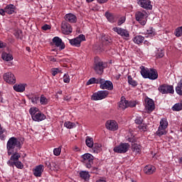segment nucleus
Returning a JSON list of instances; mask_svg holds the SVG:
<instances>
[{
    "mask_svg": "<svg viewBox=\"0 0 182 182\" xmlns=\"http://www.w3.org/2000/svg\"><path fill=\"white\" fill-rule=\"evenodd\" d=\"M22 145L21 144V141L15 136L9 138L6 144L7 154L8 156H11V154L15 151V149L17 150H21Z\"/></svg>",
    "mask_w": 182,
    "mask_h": 182,
    "instance_id": "nucleus-1",
    "label": "nucleus"
},
{
    "mask_svg": "<svg viewBox=\"0 0 182 182\" xmlns=\"http://www.w3.org/2000/svg\"><path fill=\"white\" fill-rule=\"evenodd\" d=\"M93 160H95V156L93 155L86 153L81 156V161L84 164L87 168H92V164H93Z\"/></svg>",
    "mask_w": 182,
    "mask_h": 182,
    "instance_id": "nucleus-2",
    "label": "nucleus"
},
{
    "mask_svg": "<svg viewBox=\"0 0 182 182\" xmlns=\"http://www.w3.org/2000/svg\"><path fill=\"white\" fill-rule=\"evenodd\" d=\"M136 21H137L140 25L144 26L147 22V13L145 11H136L135 14Z\"/></svg>",
    "mask_w": 182,
    "mask_h": 182,
    "instance_id": "nucleus-3",
    "label": "nucleus"
},
{
    "mask_svg": "<svg viewBox=\"0 0 182 182\" xmlns=\"http://www.w3.org/2000/svg\"><path fill=\"white\" fill-rule=\"evenodd\" d=\"M127 141L132 143V149L133 153H135V154H139L140 151H141V146L136 143V138L134 136H127L126 137Z\"/></svg>",
    "mask_w": 182,
    "mask_h": 182,
    "instance_id": "nucleus-4",
    "label": "nucleus"
},
{
    "mask_svg": "<svg viewBox=\"0 0 182 182\" xmlns=\"http://www.w3.org/2000/svg\"><path fill=\"white\" fill-rule=\"evenodd\" d=\"M129 149H130V144L127 143H121L113 149V151H114V153H118L119 154H123L127 153Z\"/></svg>",
    "mask_w": 182,
    "mask_h": 182,
    "instance_id": "nucleus-5",
    "label": "nucleus"
},
{
    "mask_svg": "<svg viewBox=\"0 0 182 182\" xmlns=\"http://www.w3.org/2000/svg\"><path fill=\"white\" fill-rule=\"evenodd\" d=\"M68 41L69 43L72 46H75V48H80V43H82L83 41H86V38L85 37V35L80 34L75 38L68 39Z\"/></svg>",
    "mask_w": 182,
    "mask_h": 182,
    "instance_id": "nucleus-6",
    "label": "nucleus"
},
{
    "mask_svg": "<svg viewBox=\"0 0 182 182\" xmlns=\"http://www.w3.org/2000/svg\"><path fill=\"white\" fill-rule=\"evenodd\" d=\"M109 96V91L107 90H100L94 93L92 95V100H103V99H106V97Z\"/></svg>",
    "mask_w": 182,
    "mask_h": 182,
    "instance_id": "nucleus-7",
    "label": "nucleus"
},
{
    "mask_svg": "<svg viewBox=\"0 0 182 182\" xmlns=\"http://www.w3.org/2000/svg\"><path fill=\"white\" fill-rule=\"evenodd\" d=\"M158 90L159 92H160V93H161L162 95H168V93H174V88L173 87V85H168L167 84H163L161 85H159Z\"/></svg>",
    "mask_w": 182,
    "mask_h": 182,
    "instance_id": "nucleus-8",
    "label": "nucleus"
},
{
    "mask_svg": "<svg viewBox=\"0 0 182 182\" xmlns=\"http://www.w3.org/2000/svg\"><path fill=\"white\" fill-rule=\"evenodd\" d=\"M112 31L117 33L118 35L122 36V38L124 39H126V41H129V38H130V33H129V31H127V29L122 28L120 27H114Z\"/></svg>",
    "mask_w": 182,
    "mask_h": 182,
    "instance_id": "nucleus-9",
    "label": "nucleus"
},
{
    "mask_svg": "<svg viewBox=\"0 0 182 182\" xmlns=\"http://www.w3.org/2000/svg\"><path fill=\"white\" fill-rule=\"evenodd\" d=\"M145 109L147 110L148 113H151L154 109H156V106L154 105V101L150 98H146L145 100Z\"/></svg>",
    "mask_w": 182,
    "mask_h": 182,
    "instance_id": "nucleus-10",
    "label": "nucleus"
},
{
    "mask_svg": "<svg viewBox=\"0 0 182 182\" xmlns=\"http://www.w3.org/2000/svg\"><path fill=\"white\" fill-rule=\"evenodd\" d=\"M107 129L111 132H116L119 129L117 122L114 120H108L105 124Z\"/></svg>",
    "mask_w": 182,
    "mask_h": 182,
    "instance_id": "nucleus-11",
    "label": "nucleus"
},
{
    "mask_svg": "<svg viewBox=\"0 0 182 182\" xmlns=\"http://www.w3.org/2000/svg\"><path fill=\"white\" fill-rule=\"evenodd\" d=\"M4 79L5 82L9 83L10 85H14V83H16V78L15 77V75L12 74V73H5L4 75Z\"/></svg>",
    "mask_w": 182,
    "mask_h": 182,
    "instance_id": "nucleus-12",
    "label": "nucleus"
},
{
    "mask_svg": "<svg viewBox=\"0 0 182 182\" xmlns=\"http://www.w3.org/2000/svg\"><path fill=\"white\" fill-rule=\"evenodd\" d=\"M61 31L64 35H69L72 33V27L69 23L63 21L61 23Z\"/></svg>",
    "mask_w": 182,
    "mask_h": 182,
    "instance_id": "nucleus-13",
    "label": "nucleus"
},
{
    "mask_svg": "<svg viewBox=\"0 0 182 182\" xmlns=\"http://www.w3.org/2000/svg\"><path fill=\"white\" fill-rule=\"evenodd\" d=\"M100 87L103 90H113V82L110 80H105L104 79L102 85H100Z\"/></svg>",
    "mask_w": 182,
    "mask_h": 182,
    "instance_id": "nucleus-14",
    "label": "nucleus"
},
{
    "mask_svg": "<svg viewBox=\"0 0 182 182\" xmlns=\"http://www.w3.org/2000/svg\"><path fill=\"white\" fill-rule=\"evenodd\" d=\"M138 4L141 8H144V9H153V6L150 0H139Z\"/></svg>",
    "mask_w": 182,
    "mask_h": 182,
    "instance_id": "nucleus-15",
    "label": "nucleus"
},
{
    "mask_svg": "<svg viewBox=\"0 0 182 182\" xmlns=\"http://www.w3.org/2000/svg\"><path fill=\"white\" fill-rule=\"evenodd\" d=\"M94 70L97 75H103L105 70V66L103 65V62L100 61L95 63L94 66Z\"/></svg>",
    "mask_w": 182,
    "mask_h": 182,
    "instance_id": "nucleus-16",
    "label": "nucleus"
},
{
    "mask_svg": "<svg viewBox=\"0 0 182 182\" xmlns=\"http://www.w3.org/2000/svg\"><path fill=\"white\" fill-rule=\"evenodd\" d=\"M35 177H41L43 173V165H38L33 170Z\"/></svg>",
    "mask_w": 182,
    "mask_h": 182,
    "instance_id": "nucleus-17",
    "label": "nucleus"
},
{
    "mask_svg": "<svg viewBox=\"0 0 182 182\" xmlns=\"http://www.w3.org/2000/svg\"><path fill=\"white\" fill-rule=\"evenodd\" d=\"M65 22H70V23H75L77 18L73 14H68L65 16Z\"/></svg>",
    "mask_w": 182,
    "mask_h": 182,
    "instance_id": "nucleus-18",
    "label": "nucleus"
},
{
    "mask_svg": "<svg viewBox=\"0 0 182 182\" xmlns=\"http://www.w3.org/2000/svg\"><path fill=\"white\" fill-rule=\"evenodd\" d=\"M53 42L55 43V46L58 48L60 47L61 50L65 48V43L62 42V40L59 37H54L53 38Z\"/></svg>",
    "mask_w": 182,
    "mask_h": 182,
    "instance_id": "nucleus-19",
    "label": "nucleus"
},
{
    "mask_svg": "<svg viewBox=\"0 0 182 182\" xmlns=\"http://www.w3.org/2000/svg\"><path fill=\"white\" fill-rule=\"evenodd\" d=\"M32 119L34 122H42V120H45V119H46V116L40 111L36 113V115H33Z\"/></svg>",
    "mask_w": 182,
    "mask_h": 182,
    "instance_id": "nucleus-20",
    "label": "nucleus"
},
{
    "mask_svg": "<svg viewBox=\"0 0 182 182\" xmlns=\"http://www.w3.org/2000/svg\"><path fill=\"white\" fill-rule=\"evenodd\" d=\"M159 77V73L156 69L150 68L148 79L150 80H156Z\"/></svg>",
    "mask_w": 182,
    "mask_h": 182,
    "instance_id": "nucleus-21",
    "label": "nucleus"
},
{
    "mask_svg": "<svg viewBox=\"0 0 182 182\" xmlns=\"http://www.w3.org/2000/svg\"><path fill=\"white\" fill-rule=\"evenodd\" d=\"M7 164L10 166V167H14V166H16L17 168H23V164H22V162H21L20 161H17L16 162H12V161H8Z\"/></svg>",
    "mask_w": 182,
    "mask_h": 182,
    "instance_id": "nucleus-22",
    "label": "nucleus"
},
{
    "mask_svg": "<svg viewBox=\"0 0 182 182\" xmlns=\"http://www.w3.org/2000/svg\"><path fill=\"white\" fill-rule=\"evenodd\" d=\"M141 75L142 77H144V79H148L149 78V74L150 73V69L144 67V66H141Z\"/></svg>",
    "mask_w": 182,
    "mask_h": 182,
    "instance_id": "nucleus-23",
    "label": "nucleus"
},
{
    "mask_svg": "<svg viewBox=\"0 0 182 182\" xmlns=\"http://www.w3.org/2000/svg\"><path fill=\"white\" fill-rule=\"evenodd\" d=\"M144 171L146 174H153L156 171V167L149 165L144 167Z\"/></svg>",
    "mask_w": 182,
    "mask_h": 182,
    "instance_id": "nucleus-24",
    "label": "nucleus"
},
{
    "mask_svg": "<svg viewBox=\"0 0 182 182\" xmlns=\"http://www.w3.org/2000/svg\"><path fill=\"white\" fill-rule=\"evenodd\" d=\"M119 109H122V110L127 109V100H126V98L123 97H121V100L119 102Z\"/></svg>",
    "mask_w": 182,
    "mask_h": 182,
    "instance_id": "nucleus-25",
    "label": "nucleus"
},
{
    "mask_svg": "<svg viewBox=\"0 0 182 182\" xmlns=\"http://www.w3.org/2000/svg\"><path fill=\"white\" fill-rule=\"evenodd\" d=\"M26 86V84L15 85L14 86V90L16 92H19L20 93H22V92H25Z\"/></svg>",
    "mask_w": 182,
    "mask_h": 182,
    "instance_id": "nucleus-26",
    "label": "nucleus"
},
{
    "mask_svg": "<svg viewBox=\"0 0 182 182\" xmlns=\"http://www.w3.org/2000/svg\"><path fill=\"white\" fill-rule=\"evenodd\" d=\"M156 136L161 137V136H166L167 134V129L161 127H159L158 130L156 132Z\"/></svg>",
    "mask_w": 182,
    "mask_h": 182,
    "instance_id": "nucleus-27",
    "label": "nucleus"
},
{
    "mask_svg": "<svg viewBox=\"0 0 182 182\" xmlns=\"http://www.w3.org/2000/svg\"><path fill=\"white\" fill-rule=\"evenodd\" d=\"M19 159H21V154H19V153L18 152H15V151H14L10 160L11 161H12V163H15L16 161H19Z\"/></svg>",
    "mask_w": 182,
    "mask_h": 182,
    "instance_id": "nucleus-28",
    "label": "nucleus"
},
{
    "mask_svg": "<svg viewBox=\"0 0 182 182\" xmlns=\"http://www.w3.org/2000/svg\"><path fill=\"white\" fill-rule=\"evenodd\" d=\"M5 12H6V14H8L9 15H12V14H14V12H15V6H14V4L7 5L5 7Z\"/></svg>",
    "mask_w": 182,
    "mask_h": 182,
    "instance_id": "nucleus-29",
    "label": "nucleus"
},
{
    "mask_svg": "<svg viewBox=\"0 0 182 182\" xmlns=\"http://www.w3.org/2000/svg\"><path fill=\"white\" fill-rule=\"evenodd\" d=\"M1 58L3 60H6V62H11V60H14V57L10 53H3L1 54Z\"/></svg>",
    "mask_w": 182,
    "mask_h": 182,
    "instance_id": "nucleus-30",
    "label": "nucleus"
},
{
    "mask_svg": "<svg viewBox=\"0 0 182 182\" xmlns=\"http://www.w3.org/2000/svg\"><path fill=\"white\" fill-rule=\"evenodd\" d=\"M93 153H100L102 151V144L95 143L92 146Z\"/></svg>",
    "mask_w": 182,
    "mask_h": 182,
    "instance_id": "nucleus-31",
    "label": "nucleus"
},
{
    "mask_svg": "<svg viewBox=\"0 0 182 182\" xmlns=\"http://www.w3.org/2000/svg\"><path fill=\"white\" fill-rule=\"evenodd\" d=\"M133 42L136 45H140V43H143V42H144V37H143V36H136L133 38Z\"/></svg>",
    "mask_w": 182,
    "mask_h": 182,
    "instance_id": "nucleus-32",
    "label": "nucleus"
},
{
    "mask_svg": "<svg viewBox=\"0 0 182 182\" xmlns=\"http://www.w3.org/2000/svg\"><path fill=\"white\" fill-rule=\"evenodd\" d=\"M85 144L89 147L90 149H92L93 147V145L95 143L93 142V138L90 136H87L85 139Z\"/></svg>",
    "mask_w": 182,
    "mask_h": 182,
    "instance_id": "nucleus-33",
    "label": "nucleus"
},
{
    "mask_svg": "<svg viewBox=\"0 0 182 182\" xmlns=\"http://www.w3.org/2000/svg\"><path fill=\"white\" fill-rule=\"evenodd\" d=\"M105 17L107 18V21L111 23H114V16L113 14L109 13L108 11L105 12Z\"/></svg>",
    "mask_w": 182,
    "mask_h": 182,
    "instance_id": "nucleus-34",
    "label": "nucleus"
},
{
    "mask_svg": "<svg viewBox=\"0 0 182 182\" xmlns=\"http://www.w3.org/2000/svg\"><path fill=\"white\" fill-rule=\"evenodd\" d=\"M128 83L132 87H136L138 85L137 81L134 80L132 75H128Z\"/></svg>",
    "mask_w": 182,
    "mask_h": 182,
    "instance_id": "nucleus-35",
    "label": "nucleus"
},
{
    "mask_svg": "<svg viewBox=\"0 0 182 182\" xmlns=\"http://www.w3.org/2000/svg\"><path fill=\"white\" fill-rule=\"evenodd\" d=\"M159 127H162L164 129H166L168 127V122H167V119L162 118L160 121Z\"/></svg>",
    "mask_w": 182,
    "mask_h": 182,
    "instance_id": "nucleus-36",
    "label": "nucleus"
},
{
    "mask_svg": "<svg viewBox=\"0 0 182 182\" xmlns=\"http://www.w3.org/2000/svg\"><path fill=\"white\" fill-rule=\"evenodd\" d=\"M172 110L173 112H180V110H182V101L181 102H179V103L175 104L172 107Z\"/></svg>",
    "mask_w": 182,
    "mask_h": 182,
    "instance_id": "nucleus-37",
    "label": "nucleus"
},
{
    "mask_svg": "<svg viewBox=\"0 0 182 182\" xmlns=\"http://www.w3.org/2000/svg\"><path fill=\"white\" fill-rule=\"evenodd\" d=\"M40 103L43 106H46V105H48V103H49V100H48V98H46V97H45V95H41V96L40 97Z\"/></svg>",
    "mask_w": 182,
    "mask_h": 182,
    "instance_id": "nucleus-38",
    "label": "nucleus"
},
{
    "mask_svg": "<svg viewBox=\"0 0 182 182\" xmlns=\"http://www.w3.org/2000/svg\"><path fill=\"white\" fill-rule=\"evenodd\" d=\"M29 100H31L33 105H38L39 103V95H33L32 97H29Z\"/></svg>",
    "mask_w": 182,
    "mask_h": 182,
    "instance_id": "nucleus-39",
    "label": "nucleus"
},
{
    "mask_svg": "<svg viewBox=\"0 0 182 182\" xmlns=\"http://www.w3.org/2000/svg\"><path fill=\"white\" fill-rule=\"evenodd\" d=\"M14 35L17 39H22V31L21 29H15Z\"/></svg>",
    "mask_w": 182,
    "mask_h": 182,
    "instance_id": "nucleus-40",
    "label": "nucleus"
},
{
    "mask_svg": "<svg viewBox=\"0 0 182 182\" xmlns=\"http://www.w3.org/2000/svg\"><path fill=\"white\" fill-rule=\"evenodd\" d=\"M80 176L81 178H83V180H89L90 175L89 174V172L87 171H81L80 173Z\"/></svg>",
    "mask_w": 182,
    "mask_h": 182,
    "instance_id": "nucleus-41",
    "label": "nucleus"
},
{
    "mask_svg": "<svg viewBox=\"0 0 182 182\" xmlns=\"http://www.w3.org/2000/svg\"><path fill=\"white\" fill-rule=\"evenodd\" d=\"M39 111V109L38 107H31L29 109V113L31 116V118L33 117V116H35L36 114V113H38Z\"/></svg>",
    "mask_w": 182,
    "mask_h": 182,
    "instance_id": "nucleus-42",
    "label": "nucleus"
},
{
    "mask_svg": "<svg viewBox=\"0 0 182 182\" xmlns=\"http://www.w3.org/2000/svg\"><path fill=\"white\" fill-rule=\"evenodd\" d=\"M64 126L67 129H74V127H76V124H75V122H65Z\"/></svg>",
    "mask_w": 182,
    "mask_h": 182,
    "instance_id": "nucleus-43",
    "label": "nucleus"
},
{
    "mask_svg": "<svg viewBox=\"0 0 182 182\" xmlns=\"http://www.w3.org/2000/svg\"><path fill=\"white\" fill-rule=\"evenodd\" d=\"M156 56L159 58H163V56H164V50L162 48H158L156 52Z\"/></svg>",
    "mask_w": 182,
    "mask_h": 182,
    "instance_id": "nucleus-44",
    "label": "nucleus"
},
{
    "mask_svg": "<svg viewBox=\"0 0 182 182\" xmlns=\"http://www.w3.org/2000/svg\"><path fill=\"white\" fill-rule=\"evenodd\" d=\"M175 35L178 38H180V36H182V26L178 27L176 29Z\"/></svg>",
    "mask_w": 182,
    "mask_h": 182,
    "instance_id": "nucleus-45",
    "label": "nucleus"
},
{
    "mask_svg": "<svg viewBox=\"0 0 182 182\" xmlns=\"http://www.w3.org/2000/svg\"><path fill=\"white\" fill-rule=\"evenodd\" d=\"M51 73L53 76H56L58 73H62V70H59V68H53L51 70Z\"/></svg>",
    "mask_w": 182,
    "mask_h": 182,
    "instance_id": "nucleus-46",
    "label": "nucleus"
},
{
    "mask_svg": "<svg viewBox=\"0 0 182 182\" xmlns=\"http://www.w3.org/2000/svg\"><path fill=\"white\" fill-rule=\"evenodd\" d=\"M60 151H62V147L59 146L58 148H55L53 150L54 156H60Z\"/></svg>",
    "mask_w": 182,
    "mask_h": 182,
    "instance_id": "nucleus-47",
    "label": "nucleus"
},
{
    "mask_svg": "<svg viewBox=\"0 0 182 182\" xmlns=\"http://www.w3.org/2000/svg\"><path fill=\"white\" fill-rule=\"evenodd\" d=\"M63 82L64 83H69L70 82V76H69V74H65L63 75Z\"/></svg>",
    "mask_w": 182,
    "mask_h": 182,
    "instance_id": "nucleus-48",
    "label": "nucleus"
},
{
    "mask_svg": "<svg viewBox=\"0 0 182 182\" xmlns=\"http://www.w3.org/2000/svg\"><path fill=\"white\" fill-rule=\"evenodd\" d=\"M146 33H148V35H152L153 36H154V35H156V31L152 27H150L147 30Z\"/></svg>",
    "mask_w": 182,
    "mask_h": 182,
    "instance_id": "nucleus-49",
    "label": "nucleus"
},
{
    "mask_svg": "<svg viewBox=\"0 0 182 182\" xmlns=\"http://www.w3.org/2000/svg\"><path fill=\"white\" fill-rule=\"evenodd\" d=\"M138 128L139 129V130H141L142 132H146L147 130V125L146 124H139Z\"/></svg>",
    "mask_w": 182,
    "mask_h": 182,
    "instance_id": "nucleus-50",
    "label": "nucleus"
},
{
    "mask_svg": "<svg viewBox=\"0 0 182 182\" xmlns=\"http://www.w3.org/2000/svg\"><path fill=\"white\" fill-rule=\"evenodd\" d=\"M136 101H127V107H136Z\"/></svg>",
    "mask_w": 182,
    "mask_h": 182,
    "instance_id": "nucleus-51",
    "label": "nucleus"
},
{
    "mask_svg": "<svg viewBox=\"0 0 182 182\" xmlns=\"http://www.w3.org/2000/svg\"><path fill=\"white\" fill-rule=\"evenodd\" d=\"M136 124H141L143 123V118L141 117H136L135 119Z\"/></svg>",
    "mask_w": 182,
    "mask_h": 182,
    "instance_id": "nucleus-52",
    "label": "nucleus"
},
{
    "mask_svg": "<svg viewBox=\"0 0 182 182\" xmlns=\"http://www.w3.org/2000/svg\"><path fill=\"white\" fill-rule=\"evenodd\" d=\"M124 22H126V18H124V17L120 18L117 22L118 26L123 25V23H124Z\"/></svg>",
    "mask_w": 182,
    "mask_h": 182,
    "instance_id": "nucleus-53",
    "label": "nucleus"
},
{
    "mask_svg": "<svg viewBox=\"0 0 182 182\" xmlns=\"http://www.w3.org/2000/svg\"><path fill=\"white\" fill-rule=\"evenodd\" d=\"M103 78H95V83L97 85H102V83H103Z\"/></svg>",
    "mask_w": 182,
    "mask_h": 182,
    "instance_id": "nucleus-54",
    "label": "nucleus"
},
{
    "mask_svg": "<svg viewBox=\"0 0 182 182\" xmlns=\"http://www.w3.org/2000/svg\"><path fill=\"white\" fill-rule=\"evenodd\" d=\"M95 77H92L90 78L87 82V85H93V83H95Z\"/></svg>",
    "mask_w": 182,
    "mask_h": 182,
    "instance_id": "nucleus-55",
    "label": "nucleus"
},
{
    "mask_svg": "<svg viewBox=\"0 0 182 182\" xmlns=\"http://www.w3.org/2000/svg\"><path fill=\"white\" fill-rule=\"evenodd\" d=\"M42 29L43 31H48V29H50V25H48V24H46L44 25L43 27H42Z\"/></svg>",
    "mask_w": 182,
    "mask_h": 182,
    "instance_id": "nucleus-56",
    "label": "nucleus"
},
{
    "mask_svg": "<svg viewBox=\"0 0 182 182\" xmlns=\"http://www.w3.org/2000/svg\"><path fill=\"white\" fill-rule=\"evenodd\" d=\"M3 48H6V43L0 41V49H3Z\"/></svg>",
    "mask_w": 182,
    "mask_h": 182,
    "instance_id": "nucleus-57",
    "label": "nucleus"
},
{
    "mask_svg": "<svg viewBox=\"0 0 182 182\" xmlns=\"http://www.w3.org/2000/svg\"><path fill=\"white\" fill-rule=\"evenodd\" d=\"M5 14H6V11H5V9H0V15H2V16H5Z\"/></svg>",
    "mask_w": 182,
    "mask_h": 182,
    "instance_id": "nucleus-58",
    "label": "nucleus"
},
{
    "mask_svg": "<svg viewBox=\"0 0 182 182\" xmlns=\"http://www.w3.org/2000/svg\"><path fill=\"white\" fill-rule=\"evenodd\" d=\"M107 1L109 0H97V2H98V4H106Z\"/></svg>",
    "mask_w": 182,
    "mask_h": 182,
    "instance_id": "nucleus-59",
    "label": "nucleus"
},
{
    "mask_svg": "<svg viewBox=\"0 0 182 182\" xmlns=\"http://www.w3.org/2000/svg\"><path fill=\"white\" fill-rule=\"evenodd\" d=\"M95 182H107V181H106V179H105V178H101L97 180Z\"/></svg>",
    "mask_w": 182,
    "mask_h": 182,
    "instance_id": "nucleus-60",
    "label": "nucleus"
},
{
    "mask_svg": "<svg viewBox=\"0 0 182 182\" xmlns=\"http://www.w3.org/2000/svg\"><path fill=\"white\" fill-rule=\"evenodd\" d=\"M49 60H50V62H56V58H53V56H50Z\"/></svg>",
    "mask_w": 182,
    "mask_h": 182,
    "instance_id": "nucleus-61",
    "label": "nucleus"
},
{
    "mask_svg": "<svg viewBox=\"0 0 182 182\" xmlns=\"http://www.w3.org/2000/svg\"><path fill=\"white\" fill-rule=\"evenodd\" d=\"M5 133V129L0 127V136Z\"/></svg>",
    "mask_w": 182,
    "mask_h": 182,
    "instance_id": "nucleus-62",
    "label": "nucleus"
},
{
    "mask_svg": "<svg viewBox=\"0 0 182 182\" xmlns=\"http://www.w3.org/2000/svg\"><path fill=\"white\" fill-rule=\"evenodd\" d=\"M6 139V136L5 134L0 135V140H5Z\"/></svg>",
    "mask_w": 182,
    "mask_h": 182,
    "instance_id": "nucleus-63",
    "label": "nucleus"
},
{
    "mask_svg": "<svg viewBox=\"0 0 182 182\" xmlns=\"http://www.w3.org/2000/svg\"><path fill=\"white\" fill-rule=\"evenodd\" d=\"M46 166H47V167H48V168H50V162L46 161Z\"/></svg>",
    "mask_w": 182,
    "mask_h": 182,
    "instance_id": "nucleus-64",
    "label": "nucleus"
}]
</instances>
